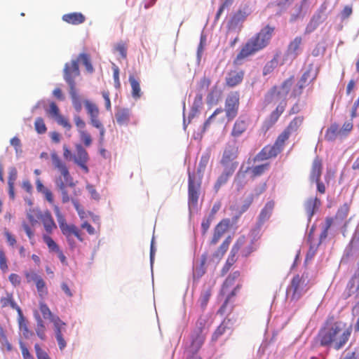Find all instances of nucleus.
<instances>
[{
  "mask_svg": "<svg viewBox=\"0 0 359 359\" xmlns=\"http://www.w3.org/2000/svg\"><path fill=\"white\" fill-rule=\"evenodd\" d=\"M223 111L222 108L215 109L213 114L204 123L203 130H207L211 124H219L222 122L223 118L222 117L220 119H217V116L222 114Z\"/></svg>",
  "mask_w": 359,
  "mask_h": 359,
  "instance_id": "nucleus-37",
  "label": "nucleus"
},
{
  "mask_svg": "<svg viewBox=\"0 0 359 359\" xmlns=\"http://www.w3.org/2000/svg\"><path fill=\"white\" fill-rule=\"evenodd\" d=\"M0 304L2 308L10 306L18 312V316L22 315V311L15 302L12 292H6V296L0 298Z\"/></svg>",
  "mask_w": 359,
  "mask_h": 359,
  "instance_id": "nucleus-23",
  "label": "nucleus"
},
{
  "mask_svg": "<svg viewBox=\"0 0 359 359\" xmlns=\"http://www.w3.org/2000/svg\"><path fill=\"white\" fill-rule=\"evenodd\" d=\"M131 112L129 109H119L115 114V118L119 126H126L130 121Z\"/></svg>",
  "mask_w": 359,
  "mask_h": 359,
  "instance_id": "nucleus-30",
  "label": "nucleus"
},
{
  "mask_svg": "<svg viewBox=\"0 0 359 359\" xmlns=\"http://www.w3.org/2000/svg\"><path fill=\"white\" fill-rule=\"evenodd\" d=\"M8 280L14 287H19L22 281L21 277L18 274L13 273L9 275Z\"/></svg>",
  "mask_w": 359,
  "mask_h": 359,
  "instance_id": "nucleus-63",
  "label": "nucleus"
},
{
  "mask_svg": "<svg viewBox=\"0 0 359 359\" xmlns=\"http://www.w3.org/2000/svg\"><path fill=\"white\" fill-rule=\"evenodd\" d=\"M37 217L41 221L46 231L48 234L52 233L53 231L57 229V225L48 210H46L43 212H40L37 215Z\"/></svg>",
  "mask_w": 359,
  "mask_h": 359,
  "instance_id": "nucleus-18",
  "label": "nucleus"
},
{
  "mask_svg": "<svg viewBox=\"0 0 359 359\" xmlns=\"http://www.w3.org/2000/svg\"><path fill=\"white\" fill-rule=\"evenodd\" d=\"M37 292L41 297L47 295L48 290L46 287V283L43 279L40 276L35 282Z\"/></svg>",
  "mask_w": 359,
  "mask_h": 359,
  "instance_id": "nucleus-50",
  "label": "nucleus"
},
{
  "mask_svg": "<svg viewBox=\"0 0 359 359\" xmlns=\"http://www.w3.org/2000/svg\"><path fill=\"white\" fill-rule=\"evenodd\" d=\"M235 170L236 169H233L231 168L223 167V171L218 177L214 185V189L216 193L218 192L221 187L227 183L229 178L234 173Z\"/></svg>",
  "mask_w": 359,
  "mask_h": 359,
  "instance_id": "nucleus-21",
  "label": "nucleus"
},
{
  "mask_svg": "<svg viewBox=\"0 0 359 359\" xmlns=\"http://www.w3.org/2000/svg\"><path fill=\"white\" fill-rule=\"evenodd\" d=\"M287 106V102L285 99H283L278 104L275 110H273L269 115L268 119L266 121L265 124L269 128L273 126L278 120L280 115L283 113Z\"/></svg>",
  "mask_w": 359,
  "mask_h": 359,
  "instance_id": "nucleus-17",
  "label": "nucleus"
},
{
  "mask_svg": "<svg viewBox=\"0 0 359 359\" xmlns=\"http://www.w3.org/2000/svg\"><path fill=\"white\" fill-rule=\"evenodd\" d=\"M240 95L238 91L230 93L226 98L224 111L228 121L233 120L238 114Z\"/></svg>",
  "mask_w": 359,
  "mask_h": 359,
  "instance_id": "nucleus-8",
  "label": "nucleus"
},
{
  "mask_svg": "<svg viewBox=\"0 0 359 359\" xmlns=\"http://www.w3.org/2000/svg\"><path fill=\"white\" fill-rule=\"evenodd\" d=\"M273 31V27L267 25L250 38L237 55L236 62L242 60L265 48L269 44Z\"/></svg>",
  "mask_w": 359,
  "mask_h": 359,
  "instance_id": "nucleus-4",
  "label": "nucleus"
},
{
  "mask_svg": "<svg viewBox=\"0 0 359 359\" xmlns=\"http://www.w3.org/2000/svg\"><path fill=\"white\" fill-rule=\"evenodd\" d=\"M69 94L74 108L77 112H80L82 109V102L77 93L76 89L69 90Z\"/></svg>",
  "mask_w": 359,
  "mask_h": 359,
  "instance_id": "nucleus-42",
  "label": "nucleus"
},
{
  "mask_svg": "<svg viewBox=\"0 0 359 359\" xmlns=\"http://www.w3.org/2000/svg\"><path fill=\"white\" fill-rule=\"evenodd\" d=\"M211 84L210 78L203 76L198 83V90L200 92L207 91Z\"/></svg>",
  "mask_w": 359,
  "mask_h": 359,
  "instance_id": "nucleus-53",
  "label": "nucleus"
},
{
  "mask_svg": "<svg viewBox=\"0 0 359 359\" xmlns=\"http://www.w3.org/2000/svg\"><path fill=\"white\" fill-rule=\"evenodd\" d=\"M342 130H340L339 126L337 123L332 124L329 128H327L325 133V138L328 141L334 140L338 136L341 137Z\"/></svg>",
  "mask_w": 359,
  "mask_h": 359,
  "instance_id": "nucleus-35",
  "label": "nucleus"
},
{
  "mask_svg": "<svg viewBox=\"0 0 359 359\" xmlns=\"http://www.w3.org/2000/svg\"><path fill=\"white\" fill-rule=\"evenodd\" d=\"M353 13V7L351 5H346L341 11L340 16L342 20L348 18Z\"/></svg>",
  "mask_w": 359,
  "mask_h": 359,
  "instance_id": "nucleus-64",
  "label": "nucleus"
},
{
  "mask_svg": "<svg viewBox=\"0 0 359 359\" xmlns=\"http://www.w3.org/2000/svg\"><path fill=\"white\" fill-rule=\"evenodd\" d=\"M352 329L346 323L341 320H334V316H330L325 321L323 327L318 334V339L322 346L340 350L348 342Z\"/></svg>",
  "mask_w": 359,
  "mask_h": 359,
  "instance_id": "nucleus-1",
  "label": "nucleus"
},
{
  "mask_svg": "<svg viewBox=\"0 0 359 359\" xmlns=\"http://www.w3.org/2000/svg\"><path fill=\"white\" fill-rule=\"evenodd\" d=\"M241 273L238 271H236L228 276L224 282L222 284L221 289V294H226L229 293L230 289H231L236 281L239 278Z\"/></svg>",
  "mask_w": 359,
  "mask_h": 359,
  "instance_id": "nucleus-26",
  "label": "nucleus"
},
{
  "mask_svg": "<svg viewBox=\"0 0 359 359\" xmlns=\"http://www.w3.org/2000/svg\"><path fill=\"white\" fill-rule=\"evenodd\" d=\"M311 68H309L306 71H305L304 74L302 75L300 79L298 81V83L306 86H308L309 82H311L313 80H315L317 76V74L316 73L315 75H313V76L311 78Z\"/></svg>",
  "mask_w": 359,
  "mask_h": 359,
  "instance_id": "nucleus-49",
  "label": "nucleus"
},
{
  "mask_svg": "<svg viewBox=\"0 0 359 359\" xmlns=\"http://www.w3.org/2000/svg\"><path fill=\"white\" fill-rule=\"evenodd\" d=\"M304 116H299L294 117L284 130L290 135L291 133L297 132L304 122Z\"/></svg>",
  "mask_w": 359,
  "mask_h": 359,
  "instance_id": "nucleus-32",
  "label": "nucleus"
},
{
  "mask_svg": "<svg viewBox=\"0 0 359 359\" xmlns=\"http://www.w3.org/2000/svg\"><path fill=\"white\" fill-rule=\"evenodd\" d=\"M239 154V148L236 140L229 142L224 149L220 164L222 167L236 169L238 163L236 161Z\"/></svg>",
  "mask_w": 359,
  "mask_h": 359,
  "instance_id": "nucleus-7",
  "label": "nucleus"
},
{
  "mask_svg": "<svg viewBox=\"0 0 359 359\" xmlns=\"http://www.w3.org/2000/svg\"><path fill=\"white\" fill-rule=\"evenodd\" d=\"M46 112L48 116L54 118L56 120L57 123L61 126H62L64 128H65L67 130H71V123L67 118L64 117L60 114L59 107L55 102H50L49 109H46Z\"/></svg>",
  "mask_w": 359,
  "mask_h": 359,
  "instance_id": "nucleus-11",
  "label": "nucleus"
},
{
  "mask_svg": "<svg viewBox=\"0 0 359 359\" xmlns=\"http://www.w3.org/2000/svg\"><path fill=\"white\" fill-rule=\"evenodd\" d=\"M349 210V206L347 203L343 204L339 208L335 215V219L340 221L344 220L348 215Z\"/></svg>",
  "mask_w": 359,
  "mask_h": 359,
  "instance_id": "nucleus-48",
  "label": "nucleus"
},
{
  "mask_svg": "<svg viewBox=\"0 0 359 359\" xmlns=\"http://www.w3.org/2000/svg\"><path fill=\"white\" fill-rule=\"evenodd\" d=\"M280 151L273 144L266 145L262 149V150L254 157L253 161L255 163L268 160L271 158H275L280 154Z\"/></svg>",
  "mask_w": 359,
  "mask_h": 359,
  "instance_id": "nucleus-14",
  "label": "nucleus"
},
{
  "mask_svg": "<svg viewBox=\"0 0 359 359\" xmlns=\"http://www.w3.org/2000/svg\"><path fill=\"white\" fill-rule=\"evenodd\" d=\"M290 135L283 130L277 137L273 145L281 152L284 148L285 142L289 139Z\"/></svg>",
  "mask_w": 359,
  "mask_h": 359,
  "instance_id": "nucleus-43",
  "label": "nucleus"
},
{
  "mask_svg": "<svg viewBox=\"0 0 359 359\" xmlns=\"http://www.w3.org/2000/svg\"><path fill=\"white\" fill-rule=\"evenodd\" d=\"M18 317L20 329L22 330L24 337L28 339L30 337H32L34 334V333L28 328L27 324L25 322L23 314L22 313V315L18 316Z\"/></svg>",
  "mask_w": 359,
  "mask_h": 359,
  "instance_id": "nucleus-45",
  "label": "nucleus"
},
{
  "mask_svg": "<svg viewBox=\"0 0 359 359\" xmlns=\"http://www.w3.org/2000/svg\"><path fill=\"white\" fill-rule=\"evenodd\" d=\"M79 133L80 139L86 147H90L92 144L90 135L86 130H82Z\"/></svg>",
  "mask_w": 359,
  "mask_h": 359,
  "instance_id": "nucleus-56",
  "label": "nucleus"
},
{
  "mask_svg": "<svg viewBox=\"0 0 359 359\" xmlns=\"http://www.w3.org/2000/svg\"><path fill=\"white\" fill-rule=\"evenodd\" d=\"M39 310L44 319H49L53 323L55 338L59 348L61 351L63 350L67 346L66 341L62 335V332L66 330V323L62 321L57 316L53 315L48 305L43 301L39 302Z\"/></svg>",
  "mask_w": 359,
  "mask_h": 359,
  "instance_id": "nucleus-5",
  "label": "nucleus"
},
{
  "mask_svg": "<svg viewBox=\"0 0 359 359\" xmlns=\"http://www.w3.org/2000/svg\"><path fill=\"white\" fill-rule=\"evenodd\" d=\"M205 341V337L202 334H198L195 339H193L191 346L195 350H198L203 345Z\"/></svg>",
  "mask_w": 359,
  "mask_h": 359,
  "instance_id": "nucleus-61",
  "label": "nucleus"
},
{
  "mask_svg": "<svg viewBox=\"0 0 359 359\" xmlns=\"http://www.w3.org/2000/svg\"><path fill=\"white\" fill-rule=\"evenodd\" d=\"M64 79L69 86V90L76 89L75 79L80 75L78 60H72L67 62L64 67Z\"/></svg>",
  "mask_w": 359,
  "mask_h": 359,
  "instance_id": "nucleus-9",
  "label": "nucleus"
},
{
  "mask_svg": "<svg viewBox=\"0 0 359 359\" xmlns=\"http://www.w3.org/2000/svg\"><path fill=\"white\" fill-rule=\"evenodd\" d=\"M249 13L244 10H238L232 17L230 23L237 26L245 21Z\"/></svg>",
  "mask_w": 359,
  "mask_h": 359,
  "instance_id": "nucleus-39",
  "label": "nucleus"
},
{
  "mask_svg": "<svg viewBox=\"0 0 359 359\" xmlns=\"http://www.w3.org/2000/svg\"><path fill=\"white\" fill-rule=\"evenodd\" d=\"M34 128L38 134H44L47 131V127L44 120L41 117H38L34 121Z\"/></svg>",
  "mask_w": 359,
  "mask_h": 359,
  "instance_id": "nucleus-51",
  "label": "nucleus"
},
{
  "mask_svg": "<svg viewBox=\"0 0 359 359\" xmlns=\"http://www.w3.org/2000/svg\"><path fill=\"white\" fill-rule=\"evenodd\" d=\"M230 226L229 219H223L215 227L212 237L210 241V244L216 245L222 236L228 231Z\"/></svg>",
  "mask_w": 359,
  "mask_h": 359,
  "instance_id": "nucleus-13",
  "label": "nucleus"
},
{
  "mask_svg": "<svg viewBox=\"0 0 359 359\" xmlns=\"http://www.w3.org/2000/svg\"><path fill=\"white\" fill-rule=\"evenodd\" d=\"M4 235L9 246L14 247L16 245L17 240L15 236L13 235L8 230L5 229L4 231Z\"/></svg>",
  "mask_w": 359,
  "mask_h": 359,
  "instance_id": "nucleus-59",
  "label": "nucleus"
},
{
  "mask_svg": "<svg viewBox=\"0 0 359 359\" xmlns=\"http://www.w3.org/2000/svg\"><path fill=\"white\" fill-rule=\"evenodd\" d=\"M323 170V162L319 157H316L312 163L310 180L311 181H318L320 179Z\"/></svg>",
  "mask_w": 359,
  "mask_h": 359,
  "instance_id": "nucleus-27",
  "label": "nucleus"
},
{
  "mask_svg": "<svg viewBox=\"0 0 359 359\" xmlns=\"http://www.w3.org/2000/svg\"><path fill=\"white\" fill-rule=\"evenodd\" d=\"M62 20L68 24L78 25L85 22L86 17L81 13L74 12L63 15Z\"/></svg>",
  "mask_w": 359,
  "mask_h": 359,
  "instance_id": "nucleus-25",
  "label": "nucleus"
},
{
  "mask_svg": "<svg viewBox=\"0 0 359 359\" xmlns=\"http://www.w3.org/2000/svg\"><path fill=\"white\" fill-rule=\"evenodd\" d=\"M129 82L132 88L131 93L133 97L135 99H139L142 95L140 81L136 79L133 75H130Z\"/></svg>",
  "mask_w": 359,
  "mask_h": 359,
  "instance_id": "nucleus-36",
  "label": "nucleus"
},
{
  "mask_svg": "<svg viewBox=\"0 0 359 359\" xmlns=\"http://www.w3.org/2000/svg\"><path fill=\"white\" fill-rule=\"evenodd\" d=\"M231 242V237L229 236L224 239V241L218 248L217 250L214 253V257L216 258L221 259L227 251Z\"/></svg>",
  "mask_w": 359,
  "mask_h": 359,
  "instance_id": "nucleus-38",
  "label": "nucleus"
},
{
  "mask_svg": "<svg viewBox=\"0 0 359 359\" xmlns=\"http://www.w3.org/2000/svg\"><path fill=\"white\" fill-rule=\"evenodd\" d=\"M54 212L59 224L62 233L66 237V239L71 248H74V241L72 236L74 235L79 241L83 242L81 231L74 224H68L65 216L62 214L60 208L57 205L54 206Z\"/></svg>",
  "mask_w": 359,
  "mask_h": 359,
  "instance_id": "nucleus-6",
  "label": "nucleus"
},
{
  "mask_svg": "<svg viewBox=\"0 0 359 359\" xmlns=\"http://www.w3.org/2000/svg\"><path fill=\"white\" fill-rule=\"evenodd\" d=\"M213 220H214V218L211 217L209 215L208 217L203 218V219L201 222V232H202L203 236H205L207 233V232L208 231V229L210 226V224Z\"/></svg>",
  "mask_w": 359,
  "mask_h": 359,
  "instance_id": "nucleus-54",
  "label": "nucleus"
},
{
  "mask_svg": "<svg viewBox=\"0 0 359 359\" xmlns=\"http://www.w3.org/2000/svg\"><path fill=\"white\" fill-rule=\"evenodd\" d=\"M233 2V0H224V2L222 4L220 7L219 8L216 15H215V21H217L219 18H220L222 13L224 11L225 8H228L230 7Z\"/></svg>",
  "mask_w": 359,
  "mask_h": 359,
  "instance_id": "nucleus-55",
  "label": "nucleus"
},
{
  "mask_svg": "<svg viewBox=\"0 0 359 359\" xmlns=\"http://www.w3.org/2000/svg\"><path fill=\"white\" fill-rule=\"evenodd\" d=\"M37 359H51L46 351L43 350L39 344L34 345Z\"/></svg>",
  "mask_w": 359,
  "mask_h": 359,
  "instance_id": "nucleus-57",
  "label": "nucleus"
},
{
  "mask_svg": "<svg viewBox=\"0 0 359 359\" xmlns=\"http://www.w3.org/2000/svg\"><path fill=\"white\" fill-rule=\"evenodd\" d=\"M35 319L36 320V327L35 328L36 333L37 336L41 339V340H46V326L44 325V323L41 318V317L39 315L37 312L34 314Z\"/></svg>",
  "mask_w": 359,
  "mask_h": 359,
  "instance_id": "nucleus-31",
  "label": "nucleus"
},
{
  "mask_svg": "<svg viewBox=\"0 0 359 359\" xmlns=\"http://www.w3.org/2000/svg\"><path fill=\"white\" fill-rule=\"evenodd\" d=\"M0 271L3 273H6L8 271V259L1 247H0Z\"/></svg>",
  "mask_w": 359,
  "mask_h": 359,
  "instance_id": "nucleus-47",
  "label": "nucleus"
},
{
  "mask_svg": "<svg viewBox=\"0 0 359 359\" xmlns=\"http://www.w3.org/2000/svg\"><path fill=\"white\" fill-rule=\"evenodd\" d=\"M249 126L248 121L240 116L234 123L231 131V136L233 137L235 140L243 135L246 130H248Z\"/></svg>",
  "mask_w": 359,
  "mask_h": 359,
  "instance_id": "nucleus-16",
  "label": "nucleus"
},
{
  "mask_svg": "<svg viewBox=\"0 0 359 359\" xmlns=\"http://www.w3.org/2000/svg\"><path fill=\"white\" fill-rule=\"evenodd\" d=\"M273 207L274 204L271 201L266 203L259 215V221L261 224L264 223L265 221L269 219L271 215Z\"/></svg>",
  "mask_w": 359,
  "mask_h": 359,
  "instance_id": "nucleus-33",
  "label": "nucleus"
},
{
  "mask_svg": "<svg viewBox=\"0 0 359 359\" xmlns=\"http://www.w3.org/2000/svg\"><path fill=\"white\" fill-rule=\"evenodd\" d=\"M305 87V86L297 82L291 92L290 97L294 98L299 97L302 94Z\"/></svg>",
  "mask_w": 359,
  "mask_h": 359,
  "instance_id": "nucleus-58",
  "label": "nucleus"
},
{
  "mask_svg": "<svg viewBox=\"0 0 359 359\" xmlns=\"http://www.w3.org/2000/svg\"><path fill=\"white\" fill-rule=\"evenodd\" d=\"M76 154L74 157V163L78 165L86 173L89 172L87 163L89 160V156L87 151L81 145L76 146Z\"/></svg>",
  "mask_w": 359,
  "mask_h": 359,
  "instance_id": "nucleus-12",
  "label": "nucleus"
},
{
  "mask_svg": "<svg viewBox=\"0 0 359 359\" xmlns=\"http://www.w3.org/2000/svg\"><path fill=\"white\" fill-rule=\"evenodd\" d=\"M234 320L233 318L226 317L222 322V323L217 327L212 336V341H217L222 334H224L226 329H229V325H232L231 321Z\"/></svg>",
  "mask_w": 359,
  "mask_h": 359,
  "instance_id": "nucleus-29",
  "label": "nucleus"
},
{
  "mask_svg": "<svg viewBox=\"0 0 359 359\" xmlns=\"http://www.w3.org/2000/svg\"><path fill=\"white\" fill-rule=\"evenodd\" d=\"M22 227L24 229V231H25L29 239L30 240L32 245H34V242H33V239H34V231L32 229L30 226L26 222H23L22 223Z\"/></svg>",
  "mask_w": 359,
  "mask_h": 359,
  "instance_id": "nucleus-62",
  "label": "nucleus"
},
{
  "mask_svg": "<svg viewBox=\"0 0 359 359\" xmlns=\"http://www.w3.org/2000/svg\"><path fill=\"white\" fill-rule=\"evenodd\" d=\"M84 104H85V107L86 109L87 113L90 116V121L91 125L100 121L99 119L100 111H99L97 106L95 104L90 102L89 100H86L84 102Z\"/></svg>",
  "mask_w": 359,
  "mask_h": 359,
  "instance_id": "nucleus-28",
  "label": "nucleus"
},
{
  "mask_svg": "<svg viewBox=\"0 0 359 359\" xmlns=\"http://www.w3.org/2000/svg\"><path fill=\"white\" fill-rule=\"evenodd\" d=\"M278 63V57L275 56L272 60L266 63L263 68L262 74L266 76L273 72Z\"/></svg>",
  "mask_w": 359,
  "mask_h": 359,
  "instance_id": "nucleus-46",
  "label": "nucleus"
},
{
  "mask_svg": "<svg viewBox=\"0 0 359 359\" xmlns=\"http://www.w3.org/2000/svg\"><path fill=\"white\" fill-rule=\"evenodd\" d=\"M43 240L47 245L50 251L56 252L58 250H60L58 245L48 235H43Z\"/></svg>",
  "mask_w": 359,
  "mask_h": 359,
  "instance_id": "nucleus-52",
  "label": "nucleus"
},
{
  "mask_svg": "<svg viewBox=\"0 0 359 359\" xmlns=\"http://www.w3.org/2000/svg\"><path fill=\"white\" fill-rule=\"evenodd\" d=\"M50 158L54 168L59 173L54 180L55 184L61 194L62 203H67L70 201L67 188H74L76 183L70 175L67 165L55 151L51 152Z\"/></svg>",
  "mask_w": 359,
  "mask_h": 359,
  "instance_id": "nucleus-2",
  "label": "nucleus"
},
{
  "mask_svg": "<svg viewBox=\"0 0 359 359\" xmlns=\"http://www.w3.org/2000/svg\"><path fill=\"white\" fill-rule=\"evenodd\" d=\"M244 77V72L243 70H231L229 72L225 78L226 85L230 88L239 85Z\"/></svg>",
  "mask_w": 359,
  "mask_h": 359,
  "instance_id": "nucleus-19",
  "label": "nucleus"
},
{
  "mask_svg": "<svg viewBox=\"0 0 359 359\" xmlns=\"http://www.w3.org/2000/svg\"><path fill=\"white\" fill-rule=\"evenodd\" d=\"M294 76H291L285 80L281 83L280 86H273L269 91L271 101L277 100L280 97H283V99H285L294 83Z\"/></svg>",
  "mask_w": 359,
  "mask_h": 359,
  "instance_id": "nucleus-10",
  "label": "nucleus"
},
{
  "mask_svg": "<svg viewBox=\"0 0 359 359\" xmlns=\"http://www.w3.org/2000/svg\"><path fill=\"white\" fill-rule=\"evenodd\" d=\"M302 36L294 37L287 46L286 55L292 59H296L302 51Z\"/></svg>",
  "mask_w": 359,
  "mask_h": 359,
  "instance_id": "nucleus-15",
  "label": "nucleus"
},
{
  "mask_svg": "<svg viewBox=\"0 0 359 359\" xmlns=\"http://www.w3.org/2000/svg\"><path fill=\"white\" fill-rule=\"evenodd\" d=\"M241 285L240 283H238L236 287L233 288V290L227 294V297L224 302V304L222 305V306L219 308V309L217 311V313L220 316H224L225 314H227L228 316L226 317L229 318V314L233 311V306H229L228 303L230 301V299L236 295L238 291L241 289Z\"/></svg>",
  "mask_w": 359,
  "mask_h": 359,
  "instance_id": "nucleus-20",
  "label": "nucleus"
},
{
  "mask_svg": "<svg viewBox=\"0 0 359 359\" xmlns=\"http://www.w3.org/2000/svg\"><path fill=\"white\" fill-rule=\"evenodd\" d=\"M20 348L21 349L22 355L23 359H34L33 355L30 353L29 349L26 346L25 344L20 341L19 342Z\"/></svg>",
  "mask_w": 359,
  "mask_h": 359,
  "instance_id": "nucleus-60",
  "label": "nucleus"
},
{
  "mask_svg": "<svg viewBox=\"0 0 359 359\" xmlns=\"http://www.w3.org/2000/svg\"><path fill=\"white\" fill-rule=\"evenodd\" d=\"M76 60H78V62L79 60H81L82 62L83 65L86 67V71L88 73L91 74L93 72L94 68L91 64L90 57L88 54H87V53L79 54Z\"/></svg>",
  "mask_w": 359,
  "mask_h": 359,
  "instance_id": "nucleus-44",
  "label": "nucleus"
},
{
  "mask_svg": "<svg viewBox=\"0 0 359 359\" xmlns=\"http://www.w3.org/2000/svg\"><path fill=\"white\" fill-rule=\"evenodd\" d=\"M211 295H212V290L210 287L205 288L202 291V292L200 295V297L198 299V302H199L200 306L202 308V309H205Z\"/></svg>",
  "mask_w": 359,
  "mask_h": 359,
  "instance_id": "nucleus-41",
  "label": "nucleus"
},
{
  "mask_svg": "<svg viewBox=\"0 0 359 359\" xmlns=\"http://www.w3.org/2000/svg\"><path fill=\"white\" fill-rule=\"evenodd\" d=\"M210 158V153H204L200 159L197 168V175L188 172V203L189 208L196 207L200 196L203 172Z\"/></svg>",
  "mask_w": 359,
  "mask_h": 359,
  "instance_id": "nucleus-3",
  "label": "nucleus"
},
{
  "mask_svg": "<svg viewBox=\"0 0 359 359\" xmlns=\"http://www.w3.org/2000/svg\"><path fill=\"white\" fill-rule=\"evenodd\" d=\"M270 168L269 163H265L259 165L253 166L250 168V172L252 175V177H257L262 175H263L266 171H267Z\"/></svg>",
  "mask_w": 359,
  "mask_h": 359,
  "instance_id": "nucleus-40",
  "label": "nucleus"
},
{
  "mask_svg": "<svg viewBox=\"0 0 359 359\" xmlns=\"http://www.w3.org/2000/svg\"><path fill=\"white\" fill-rule=\"evenodd\" d=\"M302 285V278L299 275L293 277L291 281L290 289L292 290V298L293 299H298L301 295L299 287Z\"/></svg>",
  "mask_w": 359,
  "mask_h": 359,
  "instance_id": "nucleus-34",
  "label": "nucleus"
},
{
  "mask_svg": "<svg viewBox=\"0 0 359 359\" xmlns=\"http://www.w3.org/2000/svg\"><path fill=\"white\" fill-rule=\"evenodd\" d=\"M320 204V200L317 197H311L304 202V207L309 220H311V217L318 210Z\"/></svg>",
  "mask_w": 359,
  "mask_h": 359,
  "instance_id": "nucleus-22",
  "label": "nucleus"
},
{
  "mask_svg": "<svg viewBox=\"0 0 359 359\" xmlns=\"http://www.w3.org/2000/svg\"><path fill=\"white\" fill-rule=\"evenodd\" d=\"M245 243L246 238L244 236H241L237 239L231 250L229 256L227 258L226 262L228 266H232L236 262V255L240 249L243 247Z\"/></svg>",
  "mask_w": 359,
  "mask_h": 359,
  "instance_id": "nucleus-24",
  "label": "nucleus"
}]
</instances>
